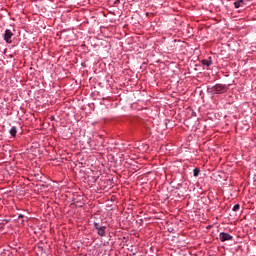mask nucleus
Returning <instances> with one entry per match:
<instances>
[{
    "label": "nucleus",
    "mask_w": 256,
    "mask_h": 256,
    "mask_svg": "<svg viewBox=\"0 0 256 256\" xmlns=\"http://www.w3.org/2000/svg\"><path fill=\"white\" fill-rule=\"evenodd\" d=\"M219 239L222 243H225V241H233V236H231L229 233L222 232L219 235Z\"/></svg>",
    "instance_id": "obj_2"
},
{
    "label": "nucleus",
    "mask_w": 256,
    "mask_h": 256,
    "mask_svg": "<svg viewBox=\"0 0 256 256\" xmlns=\"http://www.w3.org/2000/svg\"><path fill=\"white\" fill-rule=\"evenodd\" d=\"M202 65H206V67H211L213 65V60L211 58L204 59L201 61Z\"/></svg>",
    "instance_id": "obj_5"
},
{
    "label": "nucleus",
    "mask_w": 256,
    "mask_h": 256,
    "mask_svg": "<svg viewBox=\"0 0 256 256\" xmlns=\"http://www.w3.org/2000/svg\"><path fill=\"white\" fill-rule=\"evenodd\" d=\"M101 227H103V226H101V225H99V223H94V228L98 231L99 229H101Z\"/></svg>",
    "instance_id": "obj_10"
},
{
    "label": "nucleus",
    "mask_w": 256,
    "mask_h": 256,
    "mask_svg": "<svg viewBox=\"0 0 256 256\" xmlns=\"http://www.w3.org/2000/svg\"><path fill=\"white\" fill-rule=\"evenodd\" d=\"M25 216L23 215V214H20L19 216H18V219H23Z\"/></svg>",
    "instance_id": "obj_11"
},
{
    "label": "nucleus",
    "mask_w": 256,
    "mask_h": 256,
    "mask_svg": "<svg viewBox=\"0 0 256 256\" xmlns=\"http://www.w3.org/2000/svg\"><path fill=\"white\" fill-rule=\"evenodd\" d=\"M106 229H107L106 226H102V227L98 228V230H97L98 235H100V237H105V230Z\"/></svg>",
    "instance_id": "obj_6"
},
{
    "label": "nucleus",
    "mask_w": 256,
    "mask_h": 256,
    "mask_svg": "<svg viewBox=\"0 0 256 256\" xmlns=\"http://www.w3.org/2000/svg\"><path fill=\"white\" fill-rule=\"evenodd\" d=\"M247 1L249 0H238L234 2V6L236 9H239V7H243V5H247Z\"/></svg>",
    "instance_id": "obj_4"
},
{
    "label": "nucleus",
    "mask_w": 256,
    "mask_h": 256,
    "mask_svg": "<svg viewBox=\"0 0 256 256\" xmlns=\"http://www.w3.org/2000/svg\"><path fill=\"white\" fill-rule=\"evenodd\" d=\"M199 173H201V170L199 168H195L193 170L194 177H199Z\"/></svg>",
    "instance_id": "obj_8"
},
{
    "label": "nucleus",
    "mask_w": 256,
    "mask_h": 256,
    "mask_svg": "<svg viewBox=\"0 0 256 256\" xmlns=\"http://www.w3.org/2000/svg\"><path fill=\"white\" fill-rule=\"evenodd\" d=\"M11 37H13V32H11L9 29H6L4 33V41H6V43H12Z\"/></svg>",
    "instance_id": "obj_3"
},
{
    "label": "nucleus",
    "mask_w": 256,
    "mask_h": 256,
    "mask_svg": "<svg viewBox=\"0 0 256 256\" xmlns=\"http://www.w3.org/2000/svg\"><path fill=\"white\" fill-rule=\"evenodd\" d=\"M10 135L12 137H17V127L13 126L11 129H10Z\"/></svg>",
    "instance_id": "obj_7"
},
{
    "label": "nucleus",
    "mask_w": 256,
    "mask_h": 256,
    "mask_svg": "<svg viewBox=\"0 0 256 256\" xmlns=\"http://www.w3.org/2000/svg\"><path fill=\"white\" fill-rule=\"evenodd\" d=\"M240 207L241 206L239 204H236V205L233 206L232 210L233 211H238L240 209Z\"/></svg>",
    "instance_id": "obj_9"
},
{
    "label": "nucleus",
    "mask_w": 256,
    "mask_h": 256,
    "mask_svg": "<svg viewBox=\"0 0 256 256\" xmlns=\"http://www.w3.org/2000/svg\"><path fill=\"white\" fill-rule=\"evenodd\" d=\"M227 89H229L227 85L216 84L211 88V92L216 93L217 95H221V93H226Z\"/></svg>",
    "instance_id": "obj_1"
}]
</instances>
